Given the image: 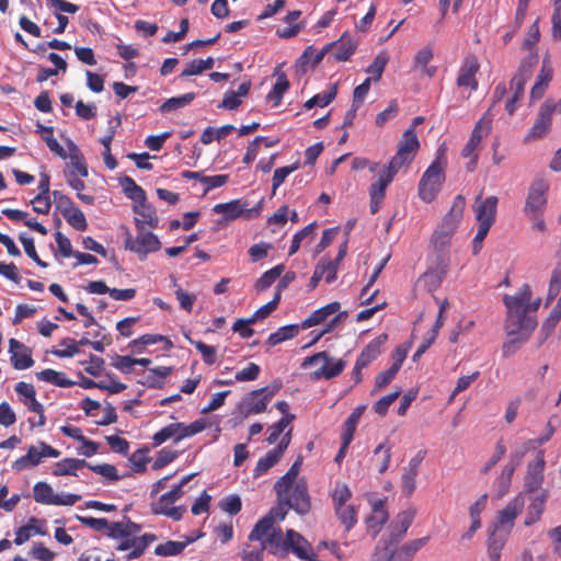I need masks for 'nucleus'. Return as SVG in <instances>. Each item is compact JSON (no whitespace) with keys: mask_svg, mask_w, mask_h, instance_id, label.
<instances>
[{"mask_svg":"<svg viewBox=\"0 0 561 561\" xmlns=\"http://www.w3.org/2000/svg\"><path fill=\"white\" fill-rule=\"evenodd\" d=\"M522 458L523 454L512 455L508 463L504 467L501 474L495 479L494 484L500 497L504 496L508 492L513 473L516 467L519 465Z\"/></svg>","mask_w":561,"mask_h":561,"instance_id":"25","label":"nucleus"},{"mask_svg":"<svg viewBox=\"0 0 561 561\" xmlns=\"http://www.w3.org/2000/svg\"><path fill=\"white\" fill-rule=\"evenodd\" d=\"M510 534L497 528H492L486 539V552L490 561H500L501 552Z\"/></svg>","mask_w":561,"mask_h":561,"instance_id":"26","label":"nucleus"},{"mask_svg":"<svg viewBox=\"0 0 561 561\" xmlns=\"http://www.w3.org/2000/svg\"><path fill=\"white\" fill-rule=\"evenodd\" d=\"M138 234L134 238L128 229H126V239L124 247L126 250L135 252L140 261L147 259L149 253L160 250L161 242L156 234L150 231L138 230Z\"/></svg>","mask_w":561,"mask_h":561,"instance_id":"8","label":"nucleus"},{"mask_svg":"<svg viewBox=\"0 0 561 561\" xmlns=\"http://www.w3.org/2000/svg\"><path fill=\"white\" fill-rule=\"evenodd\" d=\"M301 329L300 324H287L284 327H280L276 332L271 333L265 341V344L270 347H273L277 344H280L287 340H291L295 336L298 335L299 331Z\"/></svg>","mask_w":561,"mask_h":561,"instance_id":"33","label":"nucleus"},{"mask_svg":"<svg viewBox=\"0 0 561 561\" xmlns=\"http://www.w3.org/2000/svg\"><path fill=\"white\" fill-rule=\"evenodd\" d=\"M489 112H486L474 125L470 138L468 142L465 145V147L461 150V157L469 158L470 161L467 164V170L472 172L478 163V147L483 138V129L485 128V135L489 134L491 130V122L492 119L488 117Z\"/></svg>","mask_w":561,"mask_h":561,"instance_id":"10","label":"nucleus"},{"mask_svg":"<svg viewBox=\"0 0 561 561\" xmlns=\"http://www.w3.org/2000/svg\"><path fill=\"white\" fill-rule=\"evenodd\" d=\"M190 343L195 346V348L201 353L202 358L205 364L213 365L217 360V351L214 346L207 345L202 341H194L190 339L187 335Z\"/></svg>","mask_w":561,"mask_h":561,"instance_id":"54","label":"nucleus"},{"mask_svg":"<svg viewBox=\"0 0 561 561\" xmlns=\"http://www.w3.org/2000/svg\"><path fill=\"white\" fill-rule=\"evenodd\" d=\"M530 298L531 289L528 284H524L516 294L503 297L507 309L504 323L507 339L502 345L504 357L514 355L529 340L537 327V320L533 312L538 309L540 299L531 304Z\"/></svg>","mask_w":561,"mask_h":561,"instance_id":"1","label":"nucleus"},{"mask_svg":"<svg viewBox=\"0 0 561 561\" xmlns=\"http://www.w3.org/2000/svg\"><path fill=\"white\" fill-rule=\"evenodd\" d=\"M388 518L389 514L386 508V502L383 500L375 501L373 503L371 514L365 520L367 529L373 537H376L380 533Z\"/></svg>","mask_w":561,"mask_h":561,"instance_id":"24","label":"nucleus"},{"mask_svg":"<svg viewBox=\"0 0 561 561\" xmlns=\"http://www.w3.org/2000/svg\"><path fill=\"white\" fill-rule=\"evenodd\" d=\"M219 506L224 512L230 515H237L242 508V502L239 495L231 494L224 497L220 501Z\"/></svg>","mask_w":561,"mask_h":561,"instance_id":"61","label":"nucleus"},{"mask_svg":"<svg viewBox=\"0 0 561 561\" xmlns=\"http://www.w3.org/2000/svg\"><path fill=\"white\" fill-rule=\"evenodd\" d=\"M340 307V302L333 301L314 310L307 319L301 322V329L306 330L324 322L331 314L337 312Z\"/></svg>","mask_w":561,"mask_h":561,"instance_id":"28","label":"nucleus"},{"mask_svg":"<svg viewBox=\"0 0 561 561\" xmlns=\"http://www.w3.org/2000/svg\"><path fill=\"white\" fill-rule=\"evenodd\" d=\"M352 497V492L345 483L336 482L334 491L332 493V501L334 507H340L346 504Z\"/></svg>","mask_w":561,"mask_h":561,"instance_id":"59","label":"nucleus"},{"mask_svg":"<svg viewBox=\"0 0 561 561\" xmlns=\"http://www.w3.org/2000/svg\"><path fill=\"white\" fill-rule=\"evenodd\" d=\"M64 218L72 228L78 231H85L88 229L85 216L77 206L65 214Z\"/></svg>","mask_w":561,"mask_h":561,"instance_id":"53","label":"nucleus"},{"mask_svg":"<svg viewBox=\"0 0 561 561\" xmlns=\"http://www.w3.org/2000/svg\"><path fill=\"white\" fill-rule=\"evenodd\" d=\"M525 506V493L519 492L501 511L497 512L494 528L511 534L516 517L522 513Z\"/></svg>","mask_w":561,"mask_h":561,"instance_id":"12","label":"nucleus"},{"mask_svg":"<svg viewBox=\"0 0 561 561\" xmlns=\"http://www.w3.org/2000/svg\"><path fill=\"white\" fill-rule=\"evenodd\" d=\"M561 289V264H558L552 273L548 289V300L554 299Z\"/></svg>","mask_w":561,"mask_h":561,"instance_id":"64","label":"nucleus"},{"mask_svg":"<svg viewBox=\"0 0 561 561\" xmlns=\"http://www.w3.org/2000/svg\"><path fill=\"white\" fill-rule=\"evenodd\" d=\"M414 517L415 512L413 510L403 511L398 515L397 522L392 525V536L397 540L404 537L409 527L412 525Z\"/></svg>","mask_w":561,"mask_h":561,"instance_id":"36","label":"nucleus"},{"mask_svg":"<svg viewBox=\"0 0 561 561\" xmlns=\"http://www.w3.org/2000/svg\"><path fill=\"white\" fill-rule=\"evenodd\" d=\"M9 353L14 369L24 370L34 365L32 350L15 339L9 340Z\"/></svg>","mask_w":561,"mask_h":561,"instance_id":"20","label":"nucleus"},{"mask_svg":"<svg viewBox=\"0 0 561 561\" xmlns=\"http://www.w3.org/2000/svg\"><path fill=\"white\" fill-rule=\"evenodd\" d=\"M59 456L60 451L58 449L51 447L45 442H39L38 447L34 445L30 446L24 456L13 461L12 469L18 472L32 469L42 463L44 458H57Z\"/></svg>","mask_w":561,"mask_h":561,"instance_id":"9","label":"nucleus"},{"mask_svg":"<svg viewBox=\"0 0 561 561\" xmlns=\"http://www.w3.org/2000/svg\"><path fill=\"white\" fill-rule=\"evenodd\" d=\"M285 503L298 515H306L310 512L311 497L307 482L304 479L298 480L289 491H286Z\"/></svg>","mask_w":561,"mask_h":561,"instance_id":"13","label":"nucleus"},{"mask_svg":"<svg viewBox=\"0 0 561 561\" xmlns=\"http://www.w3.org/2000/svg\"><path fill=\"white\" fill-rule=\"evenodd\" d=\"M280 389L282 382L274 381L266 387L249 392L239 404L240 413L244 416H249L264 412L267 404Z\"/></svg>","mask_w":561,"mask_h":561,"instance_id":"5","label":"nucleus"},{"mask_svg":"<svg viewBox=\"0 0 561 561\" xmlns=\"http://www.w3.org/2000/svg\"><path fill=\"white\" fill-rule=\"evenodd\" d=\"M300 167L299 160L294 162L290 165L277 168L274 171V175L272 179V194L274 195L276 193V190L285 182L286 178L298 170Z\"/></svg>","mask_w":561,"mask_h":561,"instance_id":"51","label":"nucleus"},{"mask_svg":"<svg viewBox=\"0 0 561 561\" xmlns=\"http://www.w3.org/2000/svg\"><path fill=\"white\" fill-rule=\"evenodd\" d=\"M122 185L126 196L130 199L137 203L146 199V192L131 178L125 176L122 181Z\"/></svg>","mask_w":561,"mask_h":561,"instance_id":"50","label":"nucleus"},{"mask_svg":"<svg viewBox=\"0 0 561 561\" xmlns=\"http://www.w3.org/2000/svg\"><path fill=\"white\" fill-rule=\"evenodd\" d=\"M149 461L147 451L138 449L129 457L130 468L134 472L142 473L146 471V466Z\"/></svg>","mask_w":561,"mask_h":561,"instance_id":"63","label":"nucleus"},{"mask_svg":"<svg viewBox=\"0 0 561 561\" xmlns=\"http://www.w3.org/2000/svg\"><path fill=\"white\" fill-rule=\"evenodd\" d=\"M57 495L47 482H37L33 488V496L35 502L44 505H55Z\"/></svg>","mask_w":561,"mask_h":561,"instance_id":"35","label":"nucleus"},{"mask_svg":"<svg viewBox=\"0 0 561 561\" xmlns=\"http://www.w3.org/2000/svg\"><path fill=\"white\" fill-rule=\"evenodd\" d=\"M545 465L543 450H539L537 454V460L534 463H529L527 468L524 483L525 494L540 491L539 489L543 481Z\"/></svg>","mask_w":561,"mask_h":561,"instance_id":"18","label":"nucleus"},{"mask_svg":"<svg viewBox=\"0 0 561 561\" xmlns=\"http://www.w3.org/2000/svg\"><path fill=\"white\" fill-rule=\"evenodd\" d=\"M282 458V447H275L267 454L260 458L253 470V477L259 478L266 473L272 467H274Z\"/></svg>","mask_w":561,"mask_h":561,"instance_id":"34","label":"nucleus"},{"mask_svg":"<svg viewBox=\"0 0 561 561\" xmlns=\"http://www.w3.org/2000/svg\"><path fill=\"white\" fill-rule=\"evenodd\" d=\"M465 207V197L457 195L453 201L449 211L445 215L442 224L433 233L432 243L435 249L443 250L449 243L462 219Z\"/></svg>","mask_w":561,"mask_h":561,"instance_id":"4","label":"nucleus"},{"mask_svg":"<svg viewBox=\"0 0 561 561\" xmlns=\"http://www.w3.org/2000/svg\"><path fill=\"white\" fill-rule=\"evenodd\" d=\"M529 500L530 503L527 507V513L524 519V525L527 527L540 520L548 500V491L541 489L540 491L533 493V495L529 496Z\"/></svg>","mask_w":561,"mask_h":561,"instance_id":"22","label":"nucleus"},{"mask_svg":"<svg viewBox=\"0 0 561 561\" xmlns=\"http://www.w3.org/2000/svg\"><path fill=\"white\" fill-rule=\"evenodd\" d=\"M140 526L126 518V522L111 523L110 531L107 535L112 538L130 537L133 534L139 531Z\"/></svg>","mask_w":561,"mask_h":561,"instance_id":"37","label":"nucleus"},{"mask_svg":"<svg viewBox=\"0 0 561 561\" xmlns=\"http://www.w3.org/2000/svg\"><path fill=\"white\" fill-rule=\"evenodd\" d=\"M323 360V365L311 374L313 380L319 379H333L340 376L346 367V360L340 358L334 359L328 352H319L304 359L301 366L304 368L316 364L318 360Z\"/></svg>","mask_w":561,"mask_h":561,"instance_id":"6","label":"nucleus"},{"mask_svg":"<svg viewBox=\"0 0 561 561\" xmlns=\"http://www.w3.org/2000/svg\"><path fill=\"white\" fill-rule=\"evenodd\" d=\"M548 184L538 180L535 181L530 188L525 204V213L530 215L531 219H537V213H541L547 203L546 193Z\"/></svg>","mask_w":561,"mask_h":561,"instance_id":"16","label":"nucleus"},{"mask_svg":"<svg viewBox=\"0 0 561 561\" xmlns=\"http://www.w3.org/2000/svg\"><path fill=\"white\" fill-rule=\"evenodd\" d=\"M247 204L241 203L240 199H233L228 203L216 204L213 210L216 214H222L226 220H234L239 217L245 218Z\"/></svg>","mask_w":561,"mask_h":561,"instance_id":"30","label":"nucleus"},{"mask_svg":"<svg viewBox=\"0 0 561 561\" xmlns=\"http://www.w3.org/2000/svg\"><path fill=\"white\" fill-rule=\"evenodd\" d=\"M433 59V51L430 48H423L417 51L415 59H414V66L416 68H421L424 73H426L428 77H433L436 72V67H427L428 62Z\"/></svg>","mask_w":561,"mask_h":561,"instance_id":"49","label":"nucleus"},{"mask_svg":"<svg viewBox=\"0 0 561 561\" xmlns=\"http://www.w3.org/2000/svg\"><path fill=\"white\" fill-rule=\"evenodd\" d=\"M358 41L348 32H344L339 39L334 41L332 57L336 61H347L356 51Z\"/></svg>","mask_w":561,"mask_h":561,"instance_id":"23","label":"nucleus"},{"mask_svg":"<svg viewBox=\"0 0 561 561\" xmlns=\"http://www.w3.org/2000/svg\"><path fill=\"white\" fill-rule=\"evenodd\" d=\"M335 514L340 522L350 530L357 523V511L353 505H343L334 507Z\"/></svg>","mask_w":561,"mask_h":561,"instance_id":"47","label":"nucleus"},{"mask_svg":"<svg viewBox=\"0 0 561 561\" xmlns=\"http://www.w3.org/2000/svg\"><path fill=\"white\" fill-rule=\"evenodd\" d=\"M561 320V295L559 300L557 301L556 306L551 310L548 318L545 320V322L541 325L539 335H538V344L537 347H540L547 337L553 332L554 328Z\"/></svg>","mask_w":561,"mask_h":561,"instance_id":"29","label":"nucleus"},{"mask_svg":"<svg viewBox=\"0 0 561 561\" xmlns=\"http://www.w3.org/2000/svg\"><path fill=\"white\" fill-rule=\"evenodd\" d=\"M194 99L195 93L193 92H188L180 96H173L164 101L159 110L162 113H170L191 104Z\"/></svg>","mask_w":561,"mask_h":561,"instance_id":"41","label":"nucleus"},{"mask_svg":"<svg viewBox=\"0 0 561 561\" xmlns=\"http://www.w3.org/2000/svg\"><path fill=\"white\" fill-rule=\"evenodd\" d=\"M289 551L300 560L317 561V554L311 545L294 529H287L286 531V554Z\"/></svg>","mask_w":561,"mask_h":561,"instance_id":"14","label":"nucleus"},{"mask_svg":"<svg viewBox=\"0 0 561 561\" xmlns=\"http://www.w3.org/2000/svg\"><path fill=\"white\" fill-rule=\"evenodd\" d=\"M337 93V87L335 84L331 85L328 91H324L322 93H318L313 95L311 99L306 101L304 104V107L306 110H311L314 106L324 107L329 105L336 96Z\"/></svg>","mask_w":561,"mask_h":561,"instance_id":"39","label":"nucleus"},{"mask_svg":"<svg viewBox=\"0 0 561 561\" xmlns=\"http://www.w3.org/2000/svg\"><path fill=\"white\" fill-rule=\"evenodd\" d=\"M445 170L436 164H430L423 173L417 192L424 203H432L440 192L446 179Z\"/></svg>","mask_w":561,"mask_h":561,"instance_id":"7","label":"nucleus"},{"mask_svg":"<svg viewBox=\"0 0 561 561\" xmlns=\"http://www.w3.org/2000/svg\"><path fill=\"white\" fill-rule=\"evenodd\" d=\"M45 520L37 519L36 517H31L24 526L18 528L15 533L14 543L20 546L26 542L32 536V527L35 524H44Z\"/></svg>","mask_w":561,"mask_h":561,"instance_id":"57","label":"nucleus"},{"mask_svg":"<svg viewBox=\"0 0 561 561\" xmlns=\"http://www.w3.org/2000/svg\"><path fill=\"white\" fill-rule=\"evenodd\" d=\"M88 467L84 459L65 458L54 465L53 474L59 476H76L79 469Z\"/></svg>","mask_w":561,"mask_h":561,"instance_id":"32","label":"nucleus"},{"mask_svg":"<svg viewBox=\"0 0 561 561\" xmlns=\"http://www.w3.org/2000/svg\"><path fill=\"white\" fill-rule=\"evenodd\" d=\"M285 266L283 264H278L271 270L264 272L261 277L255 282V289L257 291H263L271 287L275 280L282 275L284 272Z\"/></svg>","mask_w":561,"mask_h":561,"instance_id":"40","label":"nucleus"},{"mask_svg":"<svg viewBox=\"0 0 561 561\" xmlns=\"http://www.w3.org/2000/svg\"><path fill=\"white\" fill-rule=\"evenodd\" d=\"M248 538L250 541H259L262 549L275 556H286V537L283 538V531L279 527L273 526L271 517L259 519Z\"/></svg>","mask_w":561,"mask_h":561,"instance_id":"3","label":"nucleus"},{"mask_svg":"<svg viewBox=\"0 0 561 561\" xmlns=\"http://www.w3.org/2000/svg\"><path fill=\"white\" fill-rule=\"evenodd\" d=\"M133 210L136 214L135 225L138 230H145L146 227L151 229L158 227L159 218L156 209L147 202V198L142 202H138V204L133 207Z\"/></svg>","mask_w":561,"mask_h":561,"instance_id":"21","label":"nucleus"},{"mask_svg":"<svg viewBox=\"0 0 561 561\" xmlns=\"http://www.w3.org/2000/svg\"><path fill=\"white\" fill-rule=\"evenodd\" d=\"M159 342L164 343L165 351H169L170 348L173 347L172 342L167 336H163L161 334H144V335L139 336L138 339L130 341L129 346H131V347H136L138 345L147 346V345H152V344H156Z\"/></svg>","mask_w":561,"mask_h":561,"instance_id":"48","label":"nucleus"},{"mask_svg":"<svg viewBox=\"0 0 561 561\" xmlns=\"http://www.w3.org/2000/svg\"><path fill=\"white\" fill-rule=\"evenodd\" d=\"M277 79L273 89L267 94L266 99L274 103V106L280 104V101L285 94V92L289 89V81L285 72H276Z\"/></svg>","mask_w":561,"mask_h":561,"instance_id":"38","label":"nucleus"},{"mask_svg":"<svg viewBox=\"0 0 561 561\" xmlns=\"http://www.w3.org/2000/svg\"><path fill=\"white\" fill-rule=\"evenodd\" d=\"M540 39V31L538 19L529 26L526 37L523 42V48L529 50V54L537 53L534 50L536 44Z\"/></svg>","mask_w":561,"mask_h":561,"instance_id":"58","label":"nucleus"},{"mask_svg":"<svg viewBox=\"0 0 561 561\" xmlns=\"http://www.w3.org/2000/svg\"><path fill=\"white\" fill-rule=\"evenodd\" d=\"M401 393V389H397L396 391L381 397L374 405V411L378 415H386L388 412L389 407L398 399V397Z\"/></svg>","mask_w":561,"mask_h":561,"instance_id":"60","label":"nucleus"},{"mask_svg":"<svg viewBox=\"0 0 561 561\" xmlns=\"http://www.w3.org/2000/svg\"><path fill=\"white\" fill-rule=\"evenodd\" d=\"M419 474V471L415 469H411L409 467H405L403 469L402 478H401V488L402 492L407 496H411L416 488V477Z\"/></svg>","mask_w":561,"mask_h":561,"instance_id":"52","label":"nucleus"},{"mask_svg":"<svg viewBox=\"0 0 561 561\" xmlns=\"http://www.w3.org/2000/svg\"><path fill=\"white\" fill-rule=\"evenodd\" d=\"M420 149V141L414 127H409L398 142V150L390 161L383 165L381 172L394 179L402 168H409Z\"/></svg>","mask_w":561,"mask_h":561,"instance_id":"2","label":"nucleus"},{"mask_svg":"<svg viewBox=\"0 0 561 561\" xmlns=\"http://www.w3.org/2000/svg\"><path fill=\"white\" fill-rule=\"evenodd\" d=\"M317 228V222L313 221L306 227H304L301 230L296 232L293 237L291 244L289 247L288 255H294L300 248V244L304 239L307 237L313 234L314 230Z\"/></svg>","mask_w":561,"mask_h":561,"instance_id":"55","label":"nucleus"},{"mask_svg":"<svg viewBox=\"0 0 561 561\" xmlns=\"http://www.w3.org/2000/svg\"><path fill=\"white\" fill-rule=\"evenodd\" d=\"M480 69L479 61L476 56H467L458 71L456 83L459 88H466L470 91L478 89L477 73Z\"/></svg>","mask_w":561,"mask_h":561,"instance_id":"17","label":"nucleus"},{"mask_svg":"<svg viewBox=\"0 0 561 561\" xmlns=\"http://www.w3.org/2000/svg\"><path fill=\"white\" fill-rule=\"evenodd\" d=\"M194 539H188L184 542L182 541H173V540H169L164 543H160L154 549V553L157 556H161V557H171V556H178L180 554L184 548L193 542Z\"/></svg>","mask_w":561,"mask_h":561,"instance_id":"42","label":"nucleus"},{"mask_svg":"<svg viewBox=\"0 0 561 561\" xmlns=\"http://www.w3.org/2000/svg\"><path fill=\"white\" fill-rule=\"evenodd\" d=\"M284 288H285V284L284 285L278 284L273 299L271 301H268L267 304H265L264 306L260 307L257 310H255V312L251 316L255 322L257 320L265 319L277 308V306L280 301L282 290Z\"/></svg>","mask_w":561,"mask_h":561,"instance_id":"44","label":"nucleus"},{"mask_svg":"<svg viewBox=\"0 0 561 561\" xmlns=\"http://www.w3.org/2000/svg\"><path fill=\"white\" fill-rule=\"evenodd\" d=\"M538 64V54L531 53L527 57H525L513 78L510 82V90L512 92H516L517 94L524 95L525 84L533 76L534 69Z\"/></svg>","mask_w":561,"mask_h":561,"instance_id":"15","label":"nucleus"},{"mask_svg":"<svg viewBox=\"0 0 561 561\" xmlns=\"http://www.w3.org/2000/svg\"><path fill=\"white\" fill-rule=\"evenodd\" d=\"M554 111L556 103L552 100H546L541 104L533 126L525 136V141L541 139L550 131Z\"/></svg>","mask_w":561,"mask_h":561,"instance_id":"11","label":"nucleus"},{"mask_svg":"<svg viewBox=\"0 0 561 561\" xmlns=\"http://www.w3.org/2000/svg\"><path fill=\"white\" fill-rule=\"evenodd\" d=\"M178 457V451L170 448H162L151 466L153 470H160Z\"/></svg>","mask_w":561,"mask_h":561,"instance_id":"62","label":"nucleus"},{"mask_svg":"<svg viewBox=\"0 0 561 561\" xmlns=\"http://www.w3.org/2000/svg\"><path fill=\"white\" fill-rule=\"evenodd\" d=\"M67 146L69 151V153H67V157L70 158L72 165L77 169L78 173L81 176H88V168L78 146L70 139H68Z\"/></svg>","mask_w":561,"mask_h":561,"instance_id":"43","label":"nucleus"},{"mask_svg":"<svg viewBox=\"0 0 561 561\" xmlns=\"http://www.w3.org/2000/svg\"><path fill=\"white\" fill-rule=\"evenodd\" d=\"M388 335L386 333L373 339L358 355L356 362L359 366L367 367L381 353V346L386 343Z\"/></svg>","mask_w":561,"mask_h":561,"instance_id":"27","label":"nucleus"},{"mask_svg":"<svg viewBox=\"0 0 561 561\" xmlns=\"http://www.w3.org/2000/svg\"><path fill=\"white\" fill-rule=\"evenodd\" d=\"M392 181L393 179L379 172L378 180L369 187L370 199L382 202L386 195V188Z\"/></svg>","mask_w":561,"mask_h":561,"instance_id":"45","label":"nucleus"},{"mask_svg":"<svg viewBox=\"0 0 561 561\" xmlns=\"http://www.w3.org/2000/svg\"><path fill=\"white\" fill-rule=\"evenodd\" d=\"M301 466V459H297L288 469V471L280 477L274 484V490L276 495H280L286 493V491H289L298 480V473Z\"/></svg>","mask_w":561,"mask_h":561,"instance_id":"31","label":"nucleus"},{"mask_svg":"<svg viewBox=\"0 0 561 561\" xmlns=\"http://www.w3.org/2000/svg\"><path fill=\"white\" fill-rule=\"evenodd\" d=\"M388 61L389 56L386 51H381L375 57L374 61L366 69V72L371 76V80L379 81L381 79Z\"/></svg>","mask_w":561,"mask_h":561,"instance_id":"46","label":"nucleus"},{"mask_svg":"<svg viewBox=\"0 0 561 561\" xmlns=\"http://www.w3.org/2000/svg\"><path fill=\"white\" fill-rule=\"evenodd\" d=\"M497 209V197L489 196L480 201V196L476 199L474 214L479 226L491 228L495 221Z\"/></svg>","mask_w":561,"mask_h":561,"instance_id":"19","label":"nucleus"},{"mask_svg":"<svg viewBox=\"0 0 561 561\" xmlns=\"http://www.w3.org/2000/svg\"><path fill=\"white\" fill-rule=\"evenodd\" d=\"M156 540V536L152 534H145L137 538V543L133 546L131 551L126 556L127 560L139 558L147 547Z\"/></svg>","mask_w":561,"mask_h":561,"instance_id":"56","label":"nucleus"}]
</instances>
